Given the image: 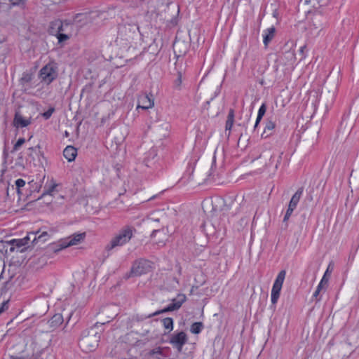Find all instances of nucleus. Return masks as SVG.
Segmentation results:
<instances>
[{
    "label": "nucleus",
    "mask_w": 359,
    "mask_h": 359,
    "mask_svg": "<svg viewBox=\"0 0 359 359\" xmlns=\"http://www.w3.org/2000/svg\"><path fill=\"white\" fill-rule=\"evenodd\" d=\"M324 287H323L322 286H320V285H318L316 287V291L313 292V296H312V298L316 302H318L320 300V297H319V294L320 292H321L322 290H323Z\"/></svg>",
    "instance_id": "cd10ccee"
},
{
    "label": "nucleus",
    "mask_w": 359,
    "mask_h": 359,
    "mask_svg": "<svg viewBox=\"0 0 359 359\" xmlns=\"http://www.w3.org/2000/svg\"><path fill=\"white\" fill-rule=\"evenodd\" d=\"M69 26V25L67 22H63L60 20H55L53 22V28H57L56 34L59 33H65L67 31V28Z\"/></svg>",
    "instance_id": "6ab92c4d"
},
{
    "label": "nucleus",
    "mask_w": 359,
    "mask_h": 359,
    "mask_svg": "<svg viewBox=\"0 0 359 359\" xmlns=\"http://www.w3.org/2000/svg\"><path fill=\"white\" fill-rule=\"evenodd\" d=\"M325 272H327V275L329 273V267L327 268V269Z\"/></svg>",
    "instance_id": "de8ad7c7"
},
{
    "label": "nucleus",
    "mask_w": 359,
    "mask_h": 359,
    "mask_svg": "<svg viewBox=\"0 0 359 359\" xmlns=\"http://www.w3.org/2000/svg\"><path fill=\"white\" fill-rule=\"evenodd\" d=\"M151 238L154 244L162 246L165 245L168 236L164 229H156L153 231Z\"/></svg>",
    "instance_id": "9d476101"
},
{
    "label": "nucleus",
    "mask_w": 359,
    "mask_h": 359,
    "mask_svg": "<svg viewBox=\"0 0 359 359\" xmlns=\"http://www.w3.org/2000/svg\"><path fill=\"white\" fill-rule=\"evenodd\" d=\"M171 343L173 344V345L175 346V347L178 350L180 351V333H176L172 340H171Z\"/></svg>",
    "instance_id": "c85d7f7f"
},
{
    "label": "nucleus",
    "mask_w": 359,
    "mask_h": 359,
    "mask_svg": "<svg viewBox=\"0 0 359 359\" xmlns=\"http://www.w3.org/2000/svg\"><path fill=\"white\" fill-rule=\"evenodd\" d=\"M303 194V188H299L292 196L289 203V207L295 209Z\"/></svg>",
    "instance_id": "f3484780"
},
{
    "label": "nucleus",
    "mask_w": 359,
    "mask_h": 359,
    "mask_svg": "<svg viewBox=\"0 0 359 359\" xmlns=\"http://www.w3.org/2000/svg\"><path fill=\"white\" fill-rule=\"evenodd\" d=\"M25 142V138H19L18 140V141L16 142V143L14 144L13 146V151H18L20 147Z\"/></svg>",
    "instance_id": "2f4dec72"
},
{
    "label": "nucleus",
    "mask_w": 359,
    "mask_h": 359,
    "mask_svg": "<svg viewBox=\"0 0 359 359\" xmlns=\"http://www.w3.org/2000/svg\"><path fill=\"white\" fill-rule=\"evenodd\" d=\"M53 111H54V109L53 108H50L48 111H46V112H44L43 114V116L46 119H48L51 116V115L53 114Z\"/></svg>",
    "instance_id": "f704fd0d"
},
{
    "label": "nucleus",
    "mask_w": 359,
    "mask_h": 359,
    "mask_svg": "<svg viewBox=\"0 0 359 359\" xmlns=\"http://www.w3.org/2000/svg\"><path fill=\"white\" fill-rule=\"evenodd\" d=\"M328 281L329 277L327 276V272H325L318 285L324 287V290H325L328 285Z\"/></svg>",
    "instance_id": "7c9ffc66"
},
{
    "label": "nucleus",
    "mask_w": 359,
    "mask_h": 359,
    "mask_svg": "<svg viewBox=\"0 0 359 359\" xmlns=\"http://www.w3.org/2000/svg\"><path fill=\"white\" fill-rule=\"evenodd\" d=\"M30 123V118H25L20 112H15V117L13 119L14 126L17 128H23L29 126Z\"/></svg>",
    "instance_id": "f8f14e48"
},
{
    "label": "nucleus",
    "mask_w": 359,
    "mask_h": 359,
    "mask_svg": "<svg viewBox=\"0 0 359 359\" xmlns=\"http://www.w3.org/2000/svg\"><path fill=\"white\" fill-rule=\"evenodd\" d=\"M194 170V167L192 164H190L189 165V168H188V170H187V174H188V179L190 177V175L191 173H193Z\"/></svg>",
    "instance_id": "ea45409f"
},
{
    "label": "nucleus",
    "mask_w": 359,
    "mask_h": 359,
    "mask_svg": "<svg viewBox=\"0 0 359 359\" xmlns=\"http://www.w3.org/2000/svg\"><path fill=\"white\" fill-rule=\"evenodd\" d=\"M63 323V317L60 313L55 314L49 320L51 327L56 328Z\"/></svg>",
    "instance_id": "a211bd4d"
},
{
    "label": "nucleus",
    "mask_w": 359,
    "mask_h": 359,
    "mask_svg": "<svg viewBox=\"0 0 359 359\" xmlns=\"http://www.w3.org/2000/svg\"><path fill=\"white\" fill-rule=\"evenodd\" d=\"M56 30H57V28H55V27L53 28V22H52L50 24V29H49L50 34L55 36Z\"/></svg>",
    "instance_id": "4c0bfd02"
},
{
    "label": "nucleus",
    "mask_w": 359,
    "mask_h": 359,
    "mask_svg": "<svg viewBox=\"0 0 359 359\" xmlns=\"http://www.w3.org/2000/svg\"><path fill=\"white\" fill-rule=\"evenodd\" d=\"M76 154V149L72 146H67L63 151L65 158L69 162L75 159Z\"/></svg>",
    "instance_id": "dca6fc26"
},
{
    "label": "nucleus",
    "mask_w": 359,
    "mask_h": 359,
    "mask_svg": "<svg viewBox=\"0 0 359 359\" xmlns=\"http://www.w3.org/2000/svg\"><path fill=\"white\" fill-rule=\"evenodd\" d=\"M31 236L30 234H28L23 238L21 239H12L8 241V244L11 245L10 252H14L15 250H18L20 252H23L25 251V246L28 244V241L30 240Z\"/></svg>",
    "instance_id": "6e6552de"
},
{
    "label": "nucleus",
    "mask_w": 359,
    "mask_h": 359,
    "mask_svg": "<svg viewBox=\"0 0 359 359\" xmlns=\"http://www.w3.org/2000/svg\"><path fill=\"white\" fill-rule=\"evenodd\" d=\"M227 119L234 121V111L233 109L229 110Z\"/></svg>",
    "instance_id": "58836bf2"
},
{
    "label": "nucleus",
    "mask_w": 359,
    "mask_h": 359,
    "mask_svg": "<svg viewBox=\"0 0 359 359\" xmlns=\"http://www.w3.org/2000/svg\"><path fill=\"white\" fill-rule=\"evenodd\" d=\"M204 325L201 322H196L191 326L190 331L193 334H199L203 329Z\"/></svg>",
    "instance_id": "b1692460"
},
{
    "label": "nucleus",
    "mask_w": 359,
    "mask_h": 359,
    "mask_svg": "<svg viewBox=\"0 0 359 359\" xmlns=\"http://www.w3.org/2000/svg\"><path fill=\"white\" fill-rule=\"evenodd\" d=\"M163 325L166 329L172 328V320L170 318L163 319Z\"/></svg>",
    "instance_id": "473e14b6"
},
{
    "label": "nucleus",
    "mask_w": 359,
    "mask_h": 359,
    "mask_svg": "<svg viewBox=\"0 0 359 359\" xmlns=\"http://www.w3.org/2000/svg\"><path fill=\"white\" fill-rule=\"evenodd\" d=\"M179 306H177V304H173V305H172V306H168V307H167V308H165V309H163V310L157 311L154 312V313L150 314V315L149 316V317L150 318V317H152V316H156V315H158V314L162 313H163V312L172 311L175 308H178Z\"/></svg>",
    "instance_id": "a878e982"
},
{
    "label": "nucleus",
    "mask_w": 359,
    "mask_h": 359,
    "mask_svg": "<svg viewBox=\"0 0 359 359\" xmlns=\"http://www.w3.org/2000/svg\"><path fill=\"white\" fill-rule=\"evenodd\" d=\"M282 155H283V153H280L278 156V159L277 163L276 164V168H278V164L280 163V161L282 158Z\"/></svg>",
    "instance_id": "c03bdc74"
},
{
    "label": "nucleus",
    "mask_w": 359,
    "mask_h": 359,
    "mask_svg": "<svg viewBox=\"0 0 359 359\" xmlns=\"http://www.w3.org/2000/svg\"><path fill=\"white\" fill-rule=\"evenodd\" d=\"M187 339V334L183 332H181V346L184 344L186 343Z\"/></svg>",
    "instance_id": "e433bc0d"
},
{
    "label": "nucleus",
    "mask_w": 359,
    "mask_h": 359,
    "mask_svg": "<svg viewBox=\"0 0 359 359\" xmlns=\"http://www.w3.org/2000/svg\"><path fill=\"white\" fill-rule=\"evenodd\" d=\"M65 135L68 136V133L67 131L65 132Z\"/></svg>",
    "instance_id": "09e8293b"
},
{
    "label": "nucleus",
    "mask_w": 359,
    "mask_h": 359,
    "mask_svg": "<svg viewBox=\"0 0 359 359\" xmlns=\"http://www.w3.org/2000/svg\"><path fill=\"white\" fill-rule=\"evenodd\" d=\"M39 77L43 82L48 85L55 79L57 72L52 65H47L40 70Z\"/></svg>",
    "instance_id": "0eeeda50"
},
{
    "label": "nucleus",
    "mask_w": 359,
    "mask_h": 359,
    "mask_svg": "<svg viewBox=\"0 0 359 359\" xmlns=\"http://www.w3.org/2000/svg\"><path fill=\"white\" fill-rule=\"evenodd\" d=\"M15 184L16 186L17 193L18 194V195H20L22 194L21 193V188L25 187V181L24 180H22V179H18L15 181Z\"/></svg>",
    "instance_id": "bb28decb"
},
{
    "label": "nucleus",
    "mask_w": 359,
    "mask_h": 359,
    "mask_svg": "<svg viewBox=\"0 0 359 359\" xmlns=\"http://www.w3.org/2000/svg\"><path fill=\"white\" fill-rule=\"evenodd\" d=\"M327 25L325 18L320 14L313 15L311 22L309 26L310 34L313 37L320 36Z\"/></svg>",
    "instance_id": "20e7f679"
},
{
    "label": "nucleus",
    "mask_w": 359,
    "mask_h": 359,
    "mask_svg": "<svg viewBox=\"0 0 359 359\" xmlns=\"http://www.w3.org/2000/svg\"><path fill=\"white\" fill-rule=\"evenodd\" d=\"M30 234V236H34V238H33V240H32V243H38V242H45L46 240H47V237L48 236V234L47 232L44 231L43 233H41L38 237L36 236V233H29Z\"/></svg>",
    "instance_id": "4be33fe9"
},
{
    "label": "nucleus",
    "mask_w": 359,
    "mask_h": 359,
    "mask_svg": "<svg viewBox=\"0 0 359 359\" xmlns=\"http://www.w3.org/2000/svg\"><path fill=\"white\" fill-rule=\"evenodd\" d=\"M7 302H4L1 304V306L0 308V314L5 310V307H6V309L8 308V306H7Z\"/></svg>",
    "instance_id": "a19ab883"
},
{
    "label": "nucleus",
    "mask_w": 359,
    "mask_h": 359,
    "mask_svg": "<svg viewBox=\"0 0 359 359\" xmlns=\"http://www.w3.org/2000/svg\"><path fill=\"white\" fill-rule=\"evenodd\" d=\"M33 79V74L29 72H24L20 79V83L22 86L23 90L27 91L29 88V83Z\"/></svg>",
    "instance_id": "2eb2a0df"
},
{
    "label": "nucleus",
    "mask_w": 359,
    "mask_h": 359,
    "mask_svg": "<svg viewBox=\"0 0 359 359\" xmlns=\"http://www.w3.org/2000/svg\"><path fill=\"white\" fill-rule=\"evenodd\" d=\"M233 125V121L227 119L226 122V130H230L231 129Z\"/></svg>",
    "instance_id": "c9c22d12"
},
{
    "label": "nucleus",
    "mask_w": 359,
    "mask_h": 359,
    "mask_svg": "<svg viewBox=\"0 0 359 359\" xmlns=\"http://www.w3.org/2000/svg\"><path fill=\"white\" fill-rule=\"evenodd\" d=\"M12 4L13 5H19L22 2L24 1V0H10Z\"/></svg>",
    "instance_id": "79ce46f5"
},
{
    "label": "nucleus",
    "mask_w": 359,
    "mask_h": 359,
    "mask_svg": "<svg viewBox=\"0 0 359 359\" xmlns=\"http://www.w3.org/2000/svg\"><path fill=\"white\" fill-rule=\"evenodd\" d=\"M266 111V105L265 103H263L259 109L257 117L256 122L255 124V128H256L257 127V126L259 123L260 121L262 120V117L265 114Z\"/></svg>",
    "instance_id": "412c9836"
},
{
    "label": "nucleus",
    "mask_w": 359,
    "mask_h": 359,
    "mask_svg": "<svg viewBox=\"0 0 359 359\" xmlns=\"http://www.w3.org/2000/svg\"><path fill=\"white\" fill-rule=\"evenodd\" d=\"M276 34V29L273 26L267 28L264 31L263 34V42L265 46H267L268 44L273 39Z\"/></svg>",
    "instance_id": "4468645a"
},
{
    "label": "nucleus",
    "mask_w": 359,
    "mask_h": 359,
    "mask_svg": "<svg viewBox=\"0 0 359 359\" xmlns=\"http://www.w3.org/2000/svg\"><path fill=\"white\" fill-rule=\"evenodd\" d=\"M163 356V350L160 347L155 348L149 352V359H162Z\"/></svg>",
    "instance_id": "aec40b11"
},
{
    "label": "nucleus",
    "mask_w": 359,
    "mask_h": 359,
    "mask_svg": "<svg viewBox=\"0 0 359 359\" xmlns=\"http://www.w3.org/2000/svg\"><path fill=\"white\" fill-rule=\"evenodd\" d=\"M56 37L58 39V42L60 43L68 40L69 39V36L66 33H59L56 34Z\"/></svg>",
    "instance_id": "c756f323"
},
{
    "label": "nucleus",
    "mask_w": 359,
    "mask_h": 359,
    "mask_svg": "<svg viewBox=\"0 0 359 359\" xmlns=\"http://www.w3.org/2000/svg\"><path fill=\"white\" fill-rule=\"evenodd\" d=\"M57 184L53 181H51L50 184L48 185L47 184L45 185V191L42 194V196L45 195H51L53 192L55 191Z\"/></svg>",
    "instance_id": "5701e85b"
},
{
    "label": "nucleus",
    "mask_w": 359,
    "mask_h": 359,
    "mask_svg": "<svg viewBox=\"0 0 359 359\" xmlns=\"http://www.w3.org/2000/svg\"><path fill=\"white\" fill-rule=\"evenodd\" d=\"M185 301H186V297H185L184 295L181 294V300H180L181 305H182V303H183L184 302H185Z\"/></svg>",
    "instance_id": "a18cd8bd"
},
{
    "label": "nucleus",
    "mask_w": 359,
    "mask_h": 359,
    "mask_svg": "<svg viewBox=\"0 0 359 359\" xmlns=\"http://www.w3.org/2000/svg\"><path fill=\"white\" fill-rule=\"evenodd\" d=\"M177 13H180V5H177Z\"/></svg>",
    "instance_id": "49530a36"
},
{
    "label": "nucleus",
    "mask_w": 359,
    "mask_h": 359,
    "mask_svg": "<svg viewBox=\"0 0 359 359\" xmlns=\"http://www.w3.org/2000/svg\"><path fill=\"white\" fill-rule=\"evenodd\" d=\"M276 126V121H273L272 118H269L266 121L264 130L263 133L262 134V137L266 138L271 135L274 132Z\"/></svg>",
    "instance_id": "ddd939ff"
},
{
    "label": "nucleus",
    "mask_w": 359,
    "mask_h": 359,
    "mask_svg": "<svg viewBox=\"0 0 359 359\" xmlns=\"http://www.w3.org/2000/svg\"><path fill=\"white\" fill-rule=\"evenodd\" d=\"M100 339V334L94 329L85 330L82 332L79 340V346L85 352H91L96 349Z\"/></svg>",
    "instance_id": "f03ea898"
},
{
    "label": "nucleus",
    "mask_w": 359,
    "mask_h": 359,
    "mask_svg": "<svg viewBox=\"0 0 359 359\" xmlns=\"http://www.w3.org/2000/svg\"><path fill=\"white\" fill-rule=\"evenodd\" d=\"M86 237V233H74L69 237L61 239L56 244V248L54 249L55 252H58L62 249L67 248L70 246L76 245L81 243Z\"/></svg>",
    "instance_id": "7ed1b4c3"
},
{
    "label": "nucleus",
    "mask_w": 359,
    "mask_h": 359,
    "mask_svg": "<svg viewBox=\"0 0 359 359\" xmlns=\"http://www.w3.org/2000/svg\"><path fill=\"white\" fill-rule=\"evenodd\" d=\"M159 215H161V216H163V214L158 210L153 212L148 216L147 220L149 222H159L161 219V218L159 217Z\"/></svg>",
    "instance_id": "393cba45"
},
{
    "label": "nucleus",
    "mask_w": 359,
    "mask_h": 359,
    "mask_svg": "<svg viewBox=\"0 0 359 359\" xmlns=\"http://www.w3.org/2000/svg\"><path fill=\"white\" fill-rule=\"evenodd\" d=\"M294 209H293L291 207L288 206V208H287V210L286 211V213H285L284 219H283L284 222H285V221L289 219V218L291 216V215L292 214V212L294 211Z\"/></svg>",
    "instance_id": "72a5a7b5"
},
{
    "label": "nucleus",
    "mask_w": 359,
    "mask_h": 359,
    "mask_svg": "<svg viewBox=\"0 0 359 359\" xmlns=\"http://www.w3.org/2000/svg\"><path fill=\"white\" fill-rule=\"evenodd\" d=\"M136 231L133 226H126L123 227L106 245L105 250L110 251L115 248L121 247L128 243L132 238L133 233Z\"/></svg>",
    "instance_id": "f257e3e1"
},
{
    "label": "nucleus",
    "mask_w": 359,
    "mask_h": 359,
    "mask_svg": "<svg viewBox=\"0 0 359 359\" xmlns=\"http://www.w3.org/2000/svg\"><path fill=\"white\" fill-rule=\"evenodd\" d=\"M151 262L146 259H140L135 262L132 266L130 273L126 274V278L130 276H140L151 271Z\"/></svg>",
    "instance_id": "39448f33"
},
{
    "label": "nucleus",
    "mask_w": 359,
    "mask_h": 359,
    "mask_svg": "<svg viewBox=\"0 0 359 359\" xmlns=\"http://www.w3.org/2000/svg\"><path fill=\"white\" fill-rule=\"evenodd\" d=\"M154 105V101L151 95L146 93L142 94L138 97V104L137 109H148L152 108Z\"/></svg>",
    "instance_id": "1a4fd4ad"
},
{
    "label": "nucleus",
    "mask_w": 359,
    "mask_h": 359,
    "mask_svg": "<svg viewBox=\"0 0 359 359\" xmlns=\"http://www.w3.org/2000/svg\"><path fill=\"white\" fill-rule=\"evenodd\" d=\"M40 147L39 146L29 147L27 150V161L34 163L36 158H39Z\"/></svg>",
    "instance_id": "9b49d317"
},
{
    "label": "nucleus",
    "mask_w": 359,
    "mask_h": 359,
    "mask_svg": "<svg viewBox=\"0 0 359 359\" xmlns=\"http://www.w3.org/2000/svg\"><path fill=\"white\" fill-rule=\"evenodd\" d=\"M11 359H29L25 357L11 355Z\"/></svg>",
    "instance_id": "37998d69"
},
{
    "label": "nucleus",
    "mask_w": 359,
    "mask_h": 359,
    "mask_svg": "<svg viewBox=\"0 0 359 359\" xmlns=\"http://www.w3.org/2000/svg\"><path fill=\"white\" fill-rule=\"evenodd\" d=\"M285 276H286V271L285 270L280 271L278 273V274L273 283L272 290H271V302L273 304L277 303L278 299L280 297V290H281L284 280L285 278Z\"/></svg>",
    "instance_id": "423d86ee"
}]
</instances>
